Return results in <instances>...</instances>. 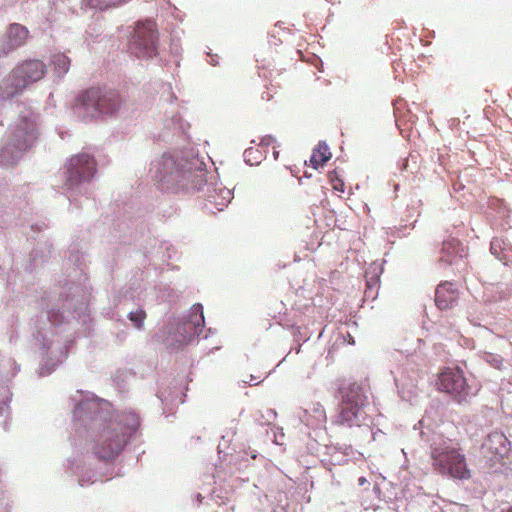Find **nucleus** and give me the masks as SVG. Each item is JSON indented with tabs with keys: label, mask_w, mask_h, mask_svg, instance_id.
Listing matches in <instances>:
<instances>
[{
	"label": "nucleus",
	"mask_w": 512,
	"mask_h": 512,
	"mask_svg": "<svg viewBox=\"0 0 512 512\" xmlns=\"http://www.w3.org/2000/svg\"><path fill=\"white\" fill-rule=\"evenodd\" d=\"M163 166H164V168L172 167V166H174V163H173L172 159L168 158L163 161Z\"/></svg>",
	"instance_id": "nucleus-20"
},
{
	"label": "nucleus",
	"mask_w": 512,
	"mask_h": 512,
	"mask_svg": "<svg viewBox=\"0 0 512 512\" xmlns=\"http://www.w3.org/2000/svg\"><path fill=\"white\" fill-rule=\"evenodd\" d=\"M131 51L138 58H150L157 51V29L152 21L139 23L130 44Z\"/></svg>",
	"instance_id": "nucleus-5"
},
{
	"label": "nucleus",
	"mask_w": 512,
	"mask_h": 512,
	"mask_svg": "<svg viewBox=\"0 0 512 512\" xmlns=\"http://www.w3.org/2000/svg\"><path fill=\"white\" fill-rule=\"evenodd\" d=\"M365 483H367V479H366L365 477H360V478L358 479V484H359L360 486L364 485Z\"/></svg>",
	"instance_id": "nucleus-21"
},
{
	"label": "nucleus",
	"mask_w": 512,
	"mask_h": 512,
	"mask_svg": "<svg viewBox=\"0 0 512 512\" xmlns=\"http://www.w3.org/2000/svg\"><path fill=\"white\" fill-rule=\"evenodd\" d=\"M28 37V30L20 24H12L7 39L0 42V57L22 46Z\"/></svg>",
	"instance_id": "nucleus-12"
},
{
	"label": "nucleus",
	"mask_w": 512,
	"mask_h": 512,
	"mask_svg": "<svg viewBox=\"0 0 512 512\" xmlns=\"http://www.w3.org/2000/svg\"><path fill=\"white\" fill-rule=\"evenodd\" d=\"M184 180L185 173L183 171L178 170L177 168H174L173 171L165 173L159 179V182L162 190L172 193H178L180 188L183 187Z\"/></svg>",
	"instance_id": "nucleus-13"
},
{
	"label": "nucleus",
	"mask_w": 512,
	"mask_h": 512,
	"mask_svg": "<svg viewBox=\"0 0 512 512\" xmlns=\"http://www.w3.org/2000/svg\"><path fill=\"white\" fill-rule=\"evenodd\" d=\"M95 172L96 163L90 155L80 154L70 159L68 177L70 182L78 183L82 180H89Z\"/></svg>",
	"instance_id": "nucleus-9"
},
{
	"label": "nucleus",
	"mask_w": 512,
	"mask_h": 512,
	"mask_svg": "<svg viewBox=\"0 0 512 512\" xmlns=\"http://www.w3.org/2000/svg\"><path fill=\"white\" fill-rule=\"evenodd\" d=\"M333 188L337 191L344 192V183L342 180L337 179L336 181H333Z\"/></svg>",
	"instance_id": "nucleus-19"
},
{
	"label": "nucleus",
	"mask_w": 512,
	"mask_h": 512,
	"mask_svg": "<svg viewBox=\"0 0 512 512\" xmlns=\"http://www.w3.org/2000/svg\"><path fill=\"white\" fill-rule=\"evenodd\" d=\"M437 389L453 395L462 400L468 395L469 387L462 369L459 367H445L437 377Z\"/></svg>",
	"instance_id": "nucleus-6"
},
{
	"label": "nucleus",
	"mask_w": 512,
	"mask_h": 512,
	"mask_svg": "<svg viewBox=\"0 0 512 512\" xmlns=\"http://www.w3.org/2000/svg\"><path fill=\"white\" fill-rule=\"evenodd\" d=\"M331 156L332 154L329 150V147L325 143L320 142L313 150L310 157V162L312 166L317 169L318 167L323 166L331 158Z\"/></svg>",
	"instance_id": "nucleus-15"
},
{
	"label": "nucleus",
	"mask_w": 512,
	"mask_h": 512,
	"mask_svg": "<svg viewBox=\"0 0 512 512\" xmlns=\"http://www.w3.org/2000/svg\"><path fill=\"white\" fill-rule=\"evenodd\" d=\"M120 105L121 98L118 92L96 87L79 94L74 103L76 109L91 117L96 114H112Z\"/></svg>",
	"instance_id": "nucleus-3"
},
{
	"label": "nucleus",
	"mask_w": 512,
	"mask_h": 512,
	"mask_svg": "<svg viewBox=\"0 0 512 512\" xmlns=\"http://www.w3.org/2000/svg\"><path fill=\"white\" fill-rule=\"evenodd\" d=\"M244 383L246 384H259L261 381L258 380V378L254 377L253 375H247L243 380H242Z\"/></svg>",
	"instance_id": "nucleus-18"
},
{
	"label": "nucleus",
	"mask_w": 512,
	"mask_h": 512,
	"mask_svg": "<svg viewBox=\"0 0 512 512\" xmlns=\"http://www.w3.org/2000/svg\"><path fill=\"white\" fill-rule=\"evenodd\" d=\"M460 242L456 238H451L443 242L440 261L449 265L456 262L459 253Z\"/></svg>",
	"instance_id": "nucleus-14"
},
{
	"label": "nucleus",
	"mask_w": 512,
	"mask_h": 512,
	"mask_svg": "<svg viewBox=\"0 0 512 512\" xmlns=\"http://www.w3.org/2000/svg\"><path fill=\"white\" fill-rule=\"evenodd\" d=\"M459 294L452 282H441L435 290V304L440 310L452 309L459 300Z\"/></svg>",
	"instance_id": "nucleus-10"
},
{
	"label": "nucleus",
	"mask_w": 512,
	"mask_h": 512,
	"mask_svg": "<svg viewBox=\"0 0 512 512\" xmlns=\"http://www.w3.org/2000/svg\"><path fill=\"white\" fill-rule=\"evenodd\" d=\"M432 466L442 476H448L457 480L471 478V470L468 467L466 456L446 442L435 446L431 451Z\"/></svg>",
	"instance_id": "nucleus-2"
},
{
	"label": "nucleus",
	"mask_w": 512,
	"mask_h": 512,
	"mask_svg": "<svg viewBox=\"0 0 512 512\" xmlns=\"http://www.w3.org/2000/svg\"><path fill=\"white\" fill-rule=\"evenodd\" d=\"M46 72V66L42 61H24L13 69L10 74L14 90L10 92L13 96L31 83L39 81Z\"/></svg>",
	"instance_id": "nucleus-7"
},
{
	"label": "nucleus",
	"mask_w": 512,
	"mask_h": 512,
	"mask_svg": "<svg viewBox=\"0 0 512 512\" xmlns=\"http://www.w3.org/2000/svg\"><path fill=\"white\" fill-rule=\"evenodd\" d=\"M127 443V434L118 423L103 429L96 440L95 452L102 459H112Z\"/></svg>",
	"instance_id": "nucleus-4"
},
{
	"label": "nucleus",
	"mask_w": 512,
	"mask_h": 512,
	"mask_svg": "<svg viewBox=\"0 0 512 512\" xmlns=\"http://www.w3.org/2000/svg\"><path fill=\"white\" fill-rule=\"evenodd\" d=\"M52 64L54 66V72L58 76H63L69 70L70 59L64 54H57L53 56Z\"/></svg>",
	"instance_id": "nucleus-16"
},
{
	"label": "nucleus",
	"mask_w": 512,
	"mask_h": 512,
	"mask_svg": "<svg viewBox=\"0 0 512 512\" xmlns=\"http://www.w3.org/2000/svg\"><path fill=\"white\" fill-rule=\"evenodd\" d=\"M339 412L335 423L340 426L361 427L371 422L367 412L369 399L364 388L357 382L343 385L339 388Z\"/></svg>",
	"instance_id": "nucleus-1"
},
{
	"label": "nucleus",
	"mask_w": 512,
	"mask_h": 512,
	"mask_svg": "<svg viewBox=\"0 0 512 512\" xmlns=\"http://www.w3.org/2000/svg\"><path fill=\"white\" fill-rule=\"evenodd\" d=\"M128 318L136 328L141 329L143 327L144 320L146 319V312L139 309L135 312H130Z\"/></svg>",
	"instance_id": "nucleus-17"
},
{
	"label": "nucleus",
	"mask_w": 512,
	"mask_h": 512,
	"mask_svg": "<svg viewBox=\"0 0 512 512\" xmlns=\"http://www.w3.org/2000/svg\"><path fill=\"white\" fill-rule=\"evenodd\" d=\"M205 320L203 314V307L201 304H195L192 306L188 320L183 323L182 328L188 334L183 337V343L187 344L195 336H198L204 327Z\"/></svg>",
	"instance_id": "nucleus-11"
},
{
	"label": "nucleus",
	"mask_w": 512,
	"mask_h": 512,
	"mask_svg": "<svg viewBox=\"0 0 512 512\" xmlns=\"http://www.w3.org/2000/svg\"><path fill=\"white\" fill-rule=\"evenodd\" d=\"M500 512H512V506H510L509 508L507 509H503L501 510Z\"/></svg>",
	"instance_id": "nucleus-22"
},
{
	"label": "nucleus",
	"mask_w": 512,
	"mask_h": 512,
	"mask_svg": "<svg viewBox=\"0 0 512 512\" xmlns=\"http://www.w3.org/2000/svg\"><path fill=\"white\" fill-rule=\"evenodd\" d=\"M481 454L491 466L501 464L508 457L511 450V443L502 432H492L487 435L481 444Z\"/></svg>",
	"instance_id": "nucleus-8"
}]
</instances>
